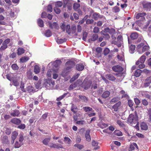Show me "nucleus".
<instances>
[{
    "label": "nucleus",
    "mask_w": 151,
    "mask_h": 151,
    "mask_svg": "<svg viewBox=\"0 0 151 151\" xmlns=\"http://www.w3.org/2000/svg\"><path fill=\"white\" fill-rule=\"evenodd\" d=\"M146 42L144 41H143L142 42L137 45V49L139 53L142 54L144 52L149 50V47L146 45Z\"/></svg>",
    "instance_id": "nucleus-1"
},
{
    "label": "nucleus",
    "mask_w": 151,
    "mask_h": 151,
    "mask_svg": "<svg viewBox=\"0 0 151 151\" xmlns=\"http://www.w3.org/2000/svg\"><path fill=\"white\" fill-rule=\"evenodd\" d=\"M128 121L130 124H135V127L137 128L138 127V117L136 114H131L129 115L128 118Z\"/></svg>",
    "instance_id": "nucleus-2"
},
{
    "label": "nucleus",
    "mask_w": 151,
    "mask_h": 151,
    "mask_svg": "<svg viewBox=\"0 0 151 151\" xmlns=\"http://www.w3.org/2000/svg\"><path fill=\"white\" fill-rule=\"evenodd\" d=\"M44 83L49 89L53 88L55 85V81L51 78L45 79L44 81Z\"/></svg>",
    "instance_id": "nucleus-3"
},
{
    "label": "nucleus",
    "mask_w": 151,
    "mask_h": 151,
    "mask_svg": "<svg viewBox=\"0 0 151 151\" xmlns=\"http://www.w3.org/2000/svg\"><path fill=\"white\" fill-rule=\"evenodd\" d=\"M91 84V81H87L86 79H85L82 83V86L85 89H87L90 88Z\"/></svg>",
    "instance_id": "nucleus-4"
},
{
    "label": "nucleus",
    "mask_w": 151,
    "mask_h": 151,
    "mask_svg": "<svg viewBox=\"0 0 151 151\" xmlns=\"http://www.w3.org/2000/svg\"><path fill=\"white\" fill-rule=\"evenodd\" d=\"M146 15V14L144 12L139 13L137 14H135L134 18H135L136 19H139L140 18L142 19H145L144 16Z\"/></svg>",
    "instance_id": "nucleus-5"
},
{
    "label": "nucleus",
    "mask_w": 151,
    "mask_h": 151,
    "mask_svg": "<svg viewBox=\"0 0 151 151\" xmlns=\"http://www.w3.org/2000/svg\"><path fill=\"white\" fill-rule=\"evenodd\" d=\"M113 70L116 72H121L123 70V68L120 66L117 65L112 68Z\"/></svg>",
    "instance_id": "nucleus-6"
},
{
    "label": "nucleus",
    "mask_w": 151,
    "mask_h": 151,
    "mask_svg": "<svg viewBox=\"0 0 151 151\" xmlns=\"http://www.w3.org/2000/svg\"><path fill=\"white\" fill-rule=\"evenodd\" d=\"M66 65L67 67V69L68 70L74 66L75 63L74 62L71 61H68L66 63Z\"/></svg>",
    "instance_id": "nucleus-7"
},
{
    "label": "nucleus",
    "mask_w": 151,
    "mask_h": 151,
    "mask_svg": "<svg viewBox=\"0 0 151 151\" xmlns=\"http://www.w3.org/2000/svg\"><path fill=\"white\" fill-rule=\"evenodd\" d=\"M104 17L103 16L100 15L99 13H93L92 15L93 18L96 20L102 18Z\"/></svg>",
    "instance_id": "nucleus-8"
},
{
    "label": "nucleus",
    "mask_w": 151,
    "mask_h": 151,
    "mask_svg": "<svg viewBox=\"0 0 151 151\" xmlns=\"http://www.w3.org/2000/svg\"><path fill=\"white\" fill-rule=\"evenodd\" d=\"M67 96H70V93L69 92H67L64 93L63 95L60 96L59 97L57 98L56 99V100L58 101H59L63 99Z\"/></svg>",
    "instance_id": "nucleus-9"
},
{
    "label": "nucleus",
    "mask_w": 151,
    "mask_h": 151,
    "mask_svg": "<svg viewBox=\"0 0 151 151\" xmlns=\"http://www.w3.org/2000/svg\"><path fill=\"white\" fill-rule=\"evenodd\" d=\"M142 95L144 96L148 99H151V93L147 91L142 92Z\"/></svg>",
    "instance_id": "nucleus-10"
},
{
    "label": "nucleus",
    "mask_w": 151,
    "mask_h": 151,
    "mask_svg": "<svg viewBox=\"0 0 151 151\" xmlns=\"http://www.w3.org/2000/svg\"><path fill=\"white\" fill-rule=\"evenodd\" d=\"M151 83V76L148 77L145 80V83H144V86L145 87L148 86Z\"/></svg>",
    "instance_id": "nucleus-11"
},
{
    "label": "nucleus",
    "mask_w": 151,
    "mask_h": 151,
    "mask_svg": "<svg viewBox=\"0 0 151 151\" xmlns=\"http://www.w3.org/2000/svg\"><path fill=\"white\" fill-rule=\"evenodd\" d=\"M89 132L90 130H87L85 135L86 140L88 142H90L91 140V137L89 135Z\"/></svg>",
    "instance_id": "nucleus-12"
},
{
    "label": "nucleus",
    "mask_w": 151,
    "mask_h": 151,
    "mask_svg": "<svg viewBox=\"0 0 151 151\" xmlns=\"http://www.w3.org/2000/svg\"><path fill=\"white\" fill-rule=\"evenodd\" d=\"M121 104V102L120 101H118L117 103L114 104L113 106V108L114 111H117Z\"/></svg>",
    "instance_id": "nucleus-13"
},
{
    "label": "nucleus",
    "mask_w": 151,
    "mask_h": 151,
    "mask_svg": "<svg viewBox=\"0 0 151 151\" xmlns=\"http://www.w3.org/2000/svg\"><path fill=\"white\" fill-rule=\"evenodd\" d=\"M84 66L82 64H77L76 66V70L78 71H82L84 68Z\"/></svg>",
    "instance_id": "nucleus-14"
},
{
    "label": "nucleus",
    "mask_w": 151,
    "mask_h": 151,
    "mask_svg": "<svg viewBox=\"0 0 151 151\" xmlns=\"http://www.w3.org/2000/svg\"><path fill=\"white\" fill-rule=\"evenodd\" d=\"M40 68L37 65H36L34 66L33 70L34 72L36 74L39 73L40 72Z\"/></svg>",
    "instance_id": "nucleus-15"
},
{
    "label": "nucleus",
    "mask_w": 151,
    "mask_h": 151,
    "mask_svg": "<svg viewBox=\"0 0 151 151\" xmlns=\"http://www.w3.org/2000/svg\"><path fill=\"white\" fill-rule=\"evenodd\" d=\"M110 94V93L109 91H106L104 92L102 95V97L106 99L108 97Z\"/></svg>",
    "instance_id": "nucleus-16"
},
{
    "label": "nucleus",
    "mask_w": 151,
    "mask_h": 151,
    "mask_svg": "<svg viewBox=\"0 0 151 151\" xmlns=\"http://www.w3.org/2000/svg\"><path fill=\"white\" fill-rule=\"evenodd\" d=\"M17 54L19 55H20L23 54L25 52L24 50L22 47L18 48L17 50Z\"/></svg>",
    "instance_id": "nucleus-17"
},
{
    "label": "nucleus",
    "mask_w": 151,
    "mask_h": 151,
    "mask_svg": "<svg viewBox=\"0 0 151 151\" xmlns=\"http://www.w3.org/2000/svg\"><path fill=\"white\" fill-rule=\"evenodd\" d=\"M105 32V31H101V33L103 35V37L104 38H105L106 40H108L110 38V36L107 33Z\"/></svg>",
    "instance_id": "nucleus-18"
},
{
    "label": "nucleus",
    "mask_w": 151,
    "mask_h": 151,
    "mask_svg": "<svg viewBox=\"0 0 151 151\" xmlns=\"http://www.w3.org/2000/svg\"><path fill=\"white\" fill-rule=\"evenodd\" d=\"M20 112L18 110H15L12 112L11 115L14 116H18Z\"/></svg>",
    "instance_id": "nucleus-19"
},
{
    "label": "nucleus",
    "mask_w": 151,
    "mask_h": 151,
    "mask_svg": "<svg viewBox=\"0 0 151 151\" xmlns=\"http://www.w3.org/2000/svg\"><path fill=\"white\" fill-rule=\"evenodd\" d=\"M78 109L76 106L73 104H72L71 107V110L74 113H76Z\"/></svg>",
    "instance_id": "nucleus-20"
},
{
    "label": "nucleus",
    "mask_w": 151,
    "mask_h": 151,
    "mask_svg": "<svg viewBox=\"0 0 151 151\" xmlns=\"http://www.w3.org/2000/svg\"><path fill=\"white\" fill-rule=\"evenodd\" d=\"M130 37L132 39L135 40L138 37V34L136 32H134L131 34Z\"/></svg>",
    "instance_id": "nucleus-21"
},
{
    "label": "nucleus",
    "mask_w": 151,
    "mask_h": 151,
    "mask_svg": "<svg viewBox=\"0 0 151 151\" xmlns=\"http://www.w3.org/2000/svg\"><path fill=\"white\" fill-rule=\"evenodd\" d=\"M98 126L102 129L106 128L108 126V124L104 122H101L98 124Z\"/></svg>",
    "instance_id": "nucleus-22"
},
{
    "label": "nucleus",
    "mask_w": 151,
    "mask_h": 151,
    "mask_svg": "<svg viewBox=\"0 0 151 151\" xmlns=\"http://www.w3.org/2000/svg\"><path fill=\"white\" fill-rule=\"evenodd\" d=\"M11 122L14 124H18L20 123L21 121L18 119L14 118L11 120Z\"/></svg>",
    "instance_id": "nucleus-23"
},
{
    "label": "nucleus",
    "mask_w": 151,
    "mask_h": 151,
    "mask_svg": "<svg viewBox=\"0 0 151 151\" xmlns=\"http://www.w3.org/2000/svg\"><path fill=\"white\" fill-rule=\"evenodd\" d=\"M106 77L111 81H113L115 80L116 79L115 78L114 76L110 74L106 75Z\"/></svg>",
    "instance_id": "nucleus-24"
},
{
    "label": "nucleus",
    "mask_w": 151,
    "mask_h": 151,
    "mask_svg": "<svg viewBox=\"0 0 151 151\" xmlns=\"http://www.w3.org/2000/svg\"><path fill=\"white\" fill-rule=\"evenodd\" d=\"M120 100V98L118 97H116L113 98L110 101L111 104L114 103Z\"/></svg>",
    "instance_id": "nucleus-25"
},
{
    "label": "nucleus",
    "mask_w": 151,
    "mask_h": 151,
    "mask_svg": "<svg viewBox=\"0 0 151 151\" xmlns=\"http://www.w3.org/2000/svg\"><path fill=\"white\" fill-rule=\"evenodd\" d=\"M135 48V46L134 45H131L129 47V51L131 53H133Z\"/></svg>",
    "instance_id": "nucleus-26"
},
{
    "label": "nucleus",
    "mask_w": 151,
    "mask_h": 151,
    "mask_svg": "<svg viewBox=\"0 0 151 151\" xmlns=\"http://www.w3.org/2000/svg\"><path fill=\"white\" fill-rule=\"evenodd\" d=\"M142 72V70L140 69H137L134 73V76L136 77H138L140 76Z\"/></svg>",
    "instance_id": "nucleus-27"
},
{
    "label": "nucleus",
    "mask_w": 151,
    "mask_h": 151,
    "mask_svg": "<svg viewBox=\"0 0 151 151\" xmlns=\"http://www.w3.org/2000/svg\"><path fill=\"white\" fill-rule=\"evenodd\" d=\"M64 142L65 143L69 145L72 142L71 139L68 137H65L64 138Z\"/></svg>",
    "instance_id": "nucleus-28"
},
{
    "label": "nucleus",
    "mask_w": 151,
    "mask_h": 151,
    "mask_svg": "<svg viewBox=\"0 0 151 151\" xmlns=\"http://www.w3.org/2000/svg\"><path fill=\"white\" fill-rule=\"evenodd\" d=\"M52 35V33L49 29L46 30L44 34V35L47 37H50Z\"/></svg>",
    "instance_id": "nucleus-29"
},
{
    "label": "nucleus",
    "mask_w": 151,
    "mask_h": 151,
    "mask_svg": "<svg viewBox=\"0 0 151 151\" xmlns=\"http://www.w3.org/2000/svg\"><path fill=\"white\" fill-rule=\"evenodd\" d=\"M29 59V58L28 57H24L20 59V61L22 63H25L28 61Z\"/></svg>",
    "instance_id": "nucleus-30"
},
{
    "label": "nucleus",
    "mask_w": 151,
    "mask_h": 151,
    "mask_svg": "<svg viewBox=\"0 0 151 151\" xmlns=\"http://www.w3.org/2000/svg\"><path fill=\"white\" fill-rule=\"evenodd\" d=\"M143 7L144 8L149 9L151 8V3H146L143 4Z\"/></svg>",
    "instance_id": "nucleus-31"
},
{
    "label": "nucleus",
    "mask_w": 151,
    "mask_h": 151,
    "mask_svg": "<svg viewBox=\"0 0 151 151\" xmlns=\"http://www.w3.org/2000/svg\"><path fill=\"white\" fill-rule=\"evenodd\" d=\"M61 61L59 60H56L53 63L52 65L55 67H57L60 64Z\"/></svg>",
    "instance_id": "nucleus-32"
},
{
    "label": "nucleus",
    "mask_w": 151,
    "mask_h": 151,
    "mask_svg": "<svg viewBox=\"0 0 151 151\" xmlns=\"http://www.w3.org/2000/svg\"><path fill=\"white\" fill-rule=\"evenodd\" d=\"M50 27L52 28L53 27L55 28H57L58 27V25L56 22H53L52 24L50 23H49Z\"/></svg>",
    "instance_id": "nucleus-33"
},
{
    "label": "nucleus",
    "mask_w": 151,
    "mask_h": 151,
    "mask_svg": "<svg viewBox=\"0 0 151 151\" xmlns=\"http://www.w3.org/2000/svg\"><path fill=\"white\" fill-rule=\"evenodd\" d=\"M114 134L118 136H122V132L119 130H115L114 132Z\"/></svg>",
    "instance_id": "nucleus-34"
},
{
    "label": "nucleus",
    "mask_w": 151,
    "mask_h": 151,
    "mask_svg": "<svg viewBox=\"0 0 151 151\" xmlns=\"http://www.w3.org/2000/svg\"><path fill=\"white\" fill-rule=\"evenodd\" d=\"M65 30L66 32L68 34H70L71 32V29L70 25H67L66 26Z\"/></svg>",
    "instance_id": "nucleus-35"
},
{
    "label": "nucleus",
    "mask_w": 151,
    "mask_h": 151,
    "mask_svg": "<svg viewBox=\"0 0 151 151\" xmlns=\"http://www.w3.org/2000/svg\"><path fill=\"white\" fill-rule=\"evenodd\" d=\"M38 25L40 27H42L44 26L43 22L42 20L39 19L37 20Z\"/></svg>",
    "instance_id": "nucleus-36"
},
{
    "label": "nucleus",
    "mask_w": 151,
    "mask_h": 151,
    "mask_svg": "<svg viewBox=\"0 0 151 151\" xmlns=\"http://www.w3.org/2000/svg\"><path fill=\"white\" fill-rule=\"evenodd\" d=\"M17 135L18 133L14 131L12 133V139L15 140L16 139Z\"/></svg>",
    "instance_id": "nucleus-37"
},
{
    "label": "nucleus",
    "mask_w": 151,
    "mask_h": 151,
    "mask_svg": "<svg viewBox=\"0 0 151 151\" xmlns=\"http://www.w3.org/2000/svg\"><path fill=\"white\" fill-rule=\"evenodd\" d=\"M57 42L59 44H60L65 42L64 39H62L58 38L56 40Z\"/></svg>",
    "instance_id": "nucleus-38"
},
{
    "label": "nucleus",
    "mask_w": 151,
    "mask_h": 151,
    "mask_svg": "<svg viewBox=\"0 0 151 151\" xmlns=\"http://www.w3.org/2000/svg\"><path fill=\"white\" fill-rule=\"evenodd\" d=\"M79 98L83 101L86 102L88 101V99L85 96H79Z\"/></svg>",
    "instance_id": "nucleus-39"
},
{
    "label": "nucleus",
    "mask_w": 151,
    "mask_h": 151,
    "mask_svg": "<svg viewBox=\"0 0 151 151\" xmlns=\"http://www.w3.org/2000/svg\"><path fill=\"white\" fill-rule=\"evenodd\" d=\"M148 116L149 122L151 123V109H150L148 110Z\"/></svg>",
    "instance_id": "nucleus-40"
},
{
    "label": "nucleus",
    "mask_w": 151,
    "mask_h": 151,
    "mask_svg": "<svg viewBox=\"0 0 151 151\" xmlns=\"http://www.w3.org/2000/svg\"><path fill=\"white\" fill-rule=\"evenodd\" d=\"M146 59V57L145 55H142L140 58L139 60L141 63H143Z\"/></svg>",
    "instance_id": "nucleus-41"
},
{
    "label": "nucleus",
    "mask_w": 151,
    "mask_h": 151,
    "mask_svg": "<svg viewBox=\"0 0 151 151\" xmlns=\"http://www.w3.org/2000/svg\"><path fill=\"white\" fill-rule=\"evenodd\" d=\"M53 70H48L47 73V76L48 77H51L52 73L53 74Z\"/></svg>",
    "instance_id": "nucleus-42"
},
{
    "label": "nucleus",
    "mask_w": 151,
    "mask_h": 151,
    "mask_svg": "<svg viewBox=\"0 0 151 151\" xmlns=\"http://www.w3.org/2000/svg\"><path fill=\"white\" fill-rule=\"evenodd\" d=\"M141 127L143 130H146L147 129V127L145 123H142L141 125Z\"/></svg>",
    "instance_id": "nucleus-43"
},
{
    "label": "nucleus",
    "mask_w": 151,
    "mask_h": 151,
    "mask_svg": "<svg viewBox=\"0 0 151 151\" xmlns=\"http://www.w3.org/2000/svg\"><path fill=\"white\" fill-rule=\"evenodd\" d=\"M98 38V35L97 34H94L91 37V41H94L96 40Z\"/></svg>",
    "instance_id": "nucleus-44"
},
{
    "label": "nucleus",
    "mask_w": 151,
    "mask_h": 151,
    "mask_svg": "<svg viewBox=\"0 0 151 151\" xmlns=\"http://www.w3.org/2000/svg\"><path fill=\"white\" fill-rule=\"evenodd\" d=\"M77 86V84L76 83L71 84L69 86V90H71L73 89L74 88L76 87Z\"/></svg>",
    "instance_id": "nucleus-45"
},
{
    "label": "nucleus",
    "mask_w": 151,
    "mask_h": 151,
    "mask_svg": "<svg viewBox=\"0 0 151 151\" xmlns=\"http://www.w3.org/2000/svg\"><path fill=\"white\" fill-rule=\"evenodd\" d=\"M22 145V144L21 142H19L18 141H16L15 142L14 147L15 148H18L20 147L21 145Z\"/></svg>",
    "instance_id": "nucleus-46"
},
{
    "label": "nucleus",
    "mask_w": 151,
    "mask_h": 151,
    "mask_svg": "<svg viewBox=\"0 0 151 151\" xmlns=\"http://www.w3.org/2000/svg\"><path fill=\"white\" fill-rule=\"evenodd\" d=\"M13 82L14 86L17 87L18 86L19 84V82L17 80L13 79Z\"/></svg>",
    "instance_id": "nucleus-47"
},
{
    "label": "nucleus",
    "mask_w": 151,
    "mask_h": 151,
    "mask_svg": "<svg viewBox=\"0 0 151 151\" xmlns=\"http://www.w3.org/2000/svg\"><path fill=\"white\" fill-rule=\"evenodd\" d=\"M102 18L104 19L103 22L100 21H98L97 24L98 26L99 27L101 26L102 25L104 22H105L106 19L104 17Z\"/></svg>",
    "instance_id": "nucleus-48"
},
{
    "label": "nucleus",
    "mask_w": 151,
    "mask_h": 151,
    "mask_svg": "<svg viewBox=\"0 0 151 151\" xmlns=\"http://www.w3.org/2000/svg\"><path fill=\"white\" fill-rule=\"evenodd\" d=\"M11 67L14 70H17L19 68V67L16 64H13L11 66Z\"/></svg>",
    "instance_id": "nucleus-49"
},
{
    "label": "nucleus",
    "mask_w": 151,
    "mask_h": 151,
    "mask_svg": "<svg viewBox=\"0 0 151 151\" xmlns=\"http://www.w3.org/2000/svg\"><path fill=\"white\" fill-rule=\"evenodd\" d=\"M50 138H46L43 141V143L45 145H47L50 140Z\"/></svg>",
    "instance_id": "nucleus-50"
},
{
    "label": "nucleus",
    "mask_w": 151,
    "mask_h": 151,
    "mask_svg": "<svg viewBox=\"0 0 151 151\" xmlns=\"http://www.w3.org/2000/svg\"><path fill=\"white\" fill-rule=\"evenodd\" d=\"M63 5L61 1H58L55 3V7L59 8L61 7Z\"/></svg>",
    "instance_id": "nucleus-51"
},
{
    "label": "nucleus",
    "mask_w": 151,
    "mask_h": 151,
    "mask_svg": "<svg viewBox=\"0 0 151 151\" xmlns=\"http://www.w3.org/2000/svg\"><path fill=\"white\" fill-rule=\"evenodd\" d=\"M80 7V5L79 4L75 3L73 4V8L74 9L76 10Z\"/></svg>",
    "instance_id": "nucleus-52"
},
{
    "label": "nucleus",
    "mask_w": 151,
    "mask_h": 151,
    "mask_svg": "<svg viewBox=\"0 0 151 151\" xmlns=\"http://www.w3.org/2000/svg\"><path fill=\"white\" fill-rule=\"evenodd\" d=\"M79 74H77L76 75L74 76L70 80V82H73L76 79H77L79 76Z\"/></svg>",
    "instance_id": "nucleus-53"
},
{
    "label": "nucleus",
    "mask_w": 151,
    "mask_h": 151,
    "mask_svg": "<svg viewBox=\"0 0 151 151\" xmlns=\"http://www.w3.org/2000/svg\"><path fill=\"white\" fill-rule=\"evenodd\" d=\"M83 109L86 112H88V111H91L92 110V108L88 106L84 107L83 108Z\"/></svg>",
    "instance_id": "nucleus-54"
},
{
    "label": "nucleus",
    "mask_w": 151,
    "mask_h": 151,
    "mask_svg": "<svg viewBox=\"0 0 151 151\" xmlns=\"http://www.w3.org/2000/svg\"><path fill=\"white\" fill-rule=\"evenodd\" d=\"M3 141L5 143H9V142L8 139V137L6 136H4L3 138Z\"/></svg>",
    "instance_id": "nucleus-55"
},
{
    "label": "nucleus",
    "mask_w": 151,
    "mask_h": 151,
    "mask_svg": "<svg viewBox=\"0 0 151 151\" xmlns=\"http://www.w3.org/2000/svg\"><path fill=\"white\" fill-rule=\"evenodd\" d=\"M54 10L55 12L58 14H60L61 12L60 9L58 7H55Z\"/></svg>",
    "instance_id": "nucleus-56"
},
{
    "label": "nucleus",
    "mask_w": 151,
    "mask_h": 151,
    "mask_svg": "<svg viewBox=\"0 0 151 151\" xmlns=\"http://www.w3.org/2000/svg\"><path fill=\"white\" fill-rule=\"evenodd\" d=\"M35 85L36 88L37 89L39 88L41 86V81L39 80L37 83H35Z\"/></svg>",
    "instance_id": "nucleus-57"
},
{
    "label": "nucleus",
    "mask_w": 151,
    "mask_h": 151,
    "mask_svg": "<svg viewBox=\"0 0 151 151\" xmlns=\"http://www.w3.org/2000/svg\"><path fill=\"white\" fill-rule=\"evenodd\" d=\"M27 77L29 79H31L32 78L33 75H32V73L30 72H28L27 73Z\"/></svg>",
    "instance_id": "nucleus-58"
},
{
    "label": "nucleus",
    "mask_w": 151,
    "mask_h": 151,
    "mask_svg": "<svg viewBox=\"0 0 151 151\" xmlns=\"http://www.w3.org/2000/svg\"><path fill=\"white\" fill-rule=\"evenodd\" d=\"M110 52V50L109 49L106 48L104 51V55H106L108 54Z\"/></svg>",
    "instance_id": "nucleus-59"
},
{
    "label": "nucleus",
    "mask_w": 151,
    "mask_h": 151,
    "mask_svg": "<svg viewBox=\"0 0 151 151\" xmlns=\"http://www.w3.org/2000/svg\"><path fill=\"white\" fill-rule=\"evenodd\" d=\"M85 122L84 120H80L77 121L76 123L79 125H83L85 124Z\"/></svg>",
    "instance_id": "nucleus-60"
},
{
    "label": "nucleus",
    "mask_w": 151,
    "mask_h": 151,
    "mask_svg": "<svg viewBox=\"0 0 151 151\" xmlns=\"http://www.w3.org/2000/svg\"><path fill=\"white\" fill-rule=\"evenodd\" d=\"M74 146L77 147L80 149H81L83 148V145L78 144H75L74 145Z\"/></svg>",
    "instance_id": "nucleus-61"
},
{
    "label": "nucleus",
    "mask_w": 151,
    "mask_h": 151,
    "mask_svg": "<svg viewBox=\"0 0 151 151\" xmlns=\"http://www.w3.org/2000/svg\"><path fill=\"white\" fill-rule=\"evenodd\" d=\"M113 11L115 12H119L120 11L119 7L117 6H115L113 9Z\"/></svg>",
    "instance_id": "nucleus-62"
},
{
    "label": "nucleus",
    "mask_w": 151,
    "mask_h": 151,
    "mask_svg": "<svg viewBox=\"0 0 151 151\" xmlns=\"http://www.w3.org/2000/svg\"><path fill=\"white\" fill-rule=\"evenodd\" d=\"M94 20L93 19H87L86 21V23L87 24H91L93 23Z\"/></svg>",
    "instance_id": "nucleus-63"
},
{
    "label": "nucleus",
    "mask_w": 151,
    "mask_h": 151,
    "mask_svg": "<svg viewBox=\"0 0 151 151\" xmlns=\"http://www.w3.org/2000/svg\"><path fill=\"white\" fill-rule=\"evenodd\" d=\"M117 124L120 127H123L124 126V124L120 120H117Z\"/></svg>",
    "instance_id": "nucleus-64"
}]
</instances>
